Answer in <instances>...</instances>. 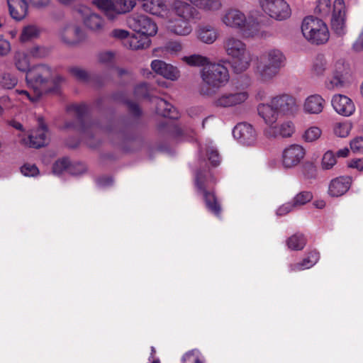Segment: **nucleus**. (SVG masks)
Segmentation results:
<instances>
[{
	"mask_svg": "<svg viewBox=\"0 0 363 363\" xmlns=\"http://www.w3.org/2000/svg\"><path fill=\"white\" fill-rule=\"evenodd\" d=\"M15 65L23 72H26V82L32 88L33 94L26 90L18 91L20 94L26 95L32 102H36L43 95L58 92V83L51 79V69L45 65H39L29 69V62L23 54L15 56Z\"/></svg>",
	"mask_w": 363,
	"mask_h": 363,
	"instance_id": "1",
	"label": "nucleus"
},
{
	"mask_svg": "<svg viewBox=\"0 0 363 363\" xmlns=\"http://www.w3.org/2000/svg\"><path fill=\"white\" fill-rule=\"evenodd\" d=\"M200 74L202 82L206 85L200 88V94L203 96L212 95L213 91L211 88H219L229 80L228 69L219 63H209L201 69Z\"/></svg>",
	"mask_w": 363,
	"mask_h": 363,
	"instance_id": "2",
	"label": "nucleus"
},
{
	"mask_svg": "<svg viewBox=\"0 0 363 363\" xmlns=\"http://www.w3.org/2000/svg\"><path fill=\"white\" fill-rule=\"evenodd\" d=\"M223 48L232 59V68L236 73L245 71L252 60L246 45L239 38L228 36L223 40Z\"/></svg>",
	"mask_w": 363,
	"mask_h": 363,
	"instance_id": "3",
	"label": "nucleus"
},
{
	"mask_svg": "<svg viewBox=\"0 0 363 363\" xmlns=\"http://www.w3.org/2000/svg\"><path fill=\"white\" fill-rule=\"evenodd\" d=\"M223 22L229 27L240 29L246 37L257 35L259 30V23L252 17L245 15L236 9L228 11L223 17Z\"/></svg>",
	"mask_w": 363,
	"mask_h": 363,
	"instance_id": "4",
	"label": "nucleus"
},
{
	"mask_svg": "<svg viewBox=\"0 0 363 363\" xmlns=\"http://www.w3.org/2000/svg\"><path fill=\"white\" fill-rule=\"evenodd\" d=\"M301 32L305 38L312 44H324L329 39V31L326 24L322 20L312 16L303 19Z\"/></svg>",
	"mask_w": 363,
	"mask_h": 363,
	"instance_id": "5",
	"label": "nucleus"
},
{
	"mask_svg": "<svg viewBox=\"0 0 363 363\" xmlns=\"http://www.w3.org/2000/svg\"><path fill=\"white\" fill-rule=\"evenodd\" d=\"M124 103L127 106L129 113L133 115L135 119H121L113 126H111L108 131L118 135L123 140H130L131 139L129 135L130 131L136 125L137 120L141 116L142 111L138 104L130 100H125Z\"/></svg>",
	"mask_w": 363,
	"mask_h": 363,
	"instance_id": "6",
	"label": "nucleus"
},
{
	"mask_svg": "<svg viewBox=\"0 0 363 363\" xmlns=\"http://www.w3.org/2000/svg\"><path fill=\"white\" fill-rule=\"evenodd\" d=\"M70 108L75 112L76 119L74 121L66 123L67 128H73L89 138H93V130L97 125L89 121L88 107L85 104L72 105Z\"/></svg>",
	"mask_w": 363,
	"mask_h": 363,
	"instance_id": "7",
	"label": "nucleus"
},
{
	"mask_svg": "<svg viewBox=\"0 0 363 363\" xmlns=\"http://www.w3.org/2000/svg\"><path fill=\"white\" fill-rule=\"evenodd\" d=\"M195 184L199 194L203 196L208 210L215 216H220L222 208L213 191H208L205 186V172L199 170L196 173Z\"/></svg>",
	"mask_w": 363,
	"mask_h": 363,
	"instance_id": "8",
	"label": "nucleus"
},
{
	"mask_svg": "<svg viewBox=\"0 0 363 363\" xmlns=\"http://www.w3.org/2000/svg\"><path fill=\"white\" fill-rule=\"evenodd\" d=\"M97 6L105 12L110 20H113L117 15L130 12L136 5L135 0H97Z\"/></svg>",
	"mask_w": 363,
	"mask_h": 363,
	"instance_id": "9",
	"label": "nucleus"
},
{
	"mask_svg": "<svg viewBox=\"0 0 363 363\" xmlns=\"http://www.w3.org/2000/svg\"><path fill=\"white\" fill-rule=\"evenodd\" d=\"M350 67L340 60L335 64L332 77L326 80L325 86L328 89H339L347 86L350 84Z\"/></svg>",
	"mask_w": 363,
	"mask_h": 363,
	"instance_id": "10",
	"label": "nucleus"
},
{
	"mask_svg": "<svg viewBox=\"0 0 363 363\" xmlns=\"http://www.w3.org/2000/svg\"><path fill=\"white\" fill-rule=\"evenodd\" d=\"M130 28L138 34L150 36L155 35L157 32L156 23L145 15H133L127 20Z\"/></svg>",
	"mask_w": 363,
	"mask_h": 363,
	"instance_id": "11",
	"label": "nucleus"
},
{
	"mask_svg": "<svg viewBox=\"0 0 363 363\" xmlns=\"http://www.w3.org/2000/svg\"><path fill=\"white\" fill-rule=\"evenodd\" d=\"M262 10L270 17L278 21L288 18L291 9L284 0H259Z\"/></svg>",
	"mask_w": 363,
	"mask_h": 363,
	"instance_id": "12",
	"label": "nucleus"
},
{
	"mask_svg": "<svg viewBox=\"0 0 363 363\" xmlns=\"http://www.w3.org/2000/svg\"><path fill=\"white\" fill-rule=\"evenodd\" d=\"M77 11L81 14L84 26L89 30L100 33H102L105 27V21L98 13L92 12L88 7L81 6L77 9Z\"/></svg>",
	"mask_w": 363,
	"mask_h": 363,
	"instance_id": "13",
	"label": "nucleus"
},
{
	"mask_svg": "<svg viewBox=\"0 0 363 363\" xmlns=\"http://www.w3.org/2000/svg\"><path fill=\"white\" fill-rule=\"evenodd\" d=\"M331 29L337 35L345 33V6L343 0H335L331 18Z\"/></svg>",
	"mask_w": 363,
	"mask_h": 363,
	"instance_id": "14",
	"label": "nucleus"
},
{
	"mask_svg": "<svg viewBox=\"0 0 363 363\" xmlns=\"http://www.w3.org/2000/svg\"><path fill=\"white\" fill-rule=\"evenodd\" d=\"M61 40L67 45H75L85 38V32L80 26L69 23L65 24L60 31Z\"/></svg>",
	"mask_w": 363,
	"mask_h": 363,
	"instance_id": "15",
	"label": "nucleus"
},
{
	"mask_svg": "<svg viewBox=\"0 0 363 363\" xmlns=\"http://www.w3.org/2000/svg\"><path fill=\"white\" fill-rule=\"evenodd\" d=\"M233 137L241 144L247 146L255 145L257 133L252 125L247 123H240L233 130Z\"/></svg>",
	"mask_w": 363,
	"mask_h": 363,
	"instance_id": "16",
	"label": "nucleus"
},
{
	"mask_svg": "<svg viewBox=\"0 0 363 363\" xmlns=\"http://www.w3.org/2000/svg\"><path fill=\"white\" fill-rule=\"evenodd\" d=\"M249 97L246 91L223 93L217 97L213 104L216 107L230 108L243 104Z\"/></svg>",
	"mask_w": 363,
	"mask_h": 363,
	"instance_id": "17",
	"label": "nucleus"
},
{
	"mask_svg": "<svg viewBox=\"0 0 363 363\" xmlns=\"http://www.w3.org/2000/svg\"><path fill=\"white\" fill-rule=\"evenodd\" d=\"M272 104H273V107L277 109L279 114L290 116L294 115L298 111V105L295 98L286 94L273 97Z\"/></svg>",
	"mask_w": 363,
	"mask_h": 363,
	"instance_id": "18",
	"label": "nucleus"
},
{
	"mask_svg": "<svg viewBox=\"0 0 363 363\" xmlns=\"http://www.w3.org/2000/svg\"><path fill=\"white\" fill-rule=\"evenodd\" d=\"M305 150L299 145H291L285 148L282 153V164L285 168H291L300 163L304 157Z\"/></svg>",
	"mask_w": 363,
	"mask_h": 363,
	"instance_id": "19",
	"label": "nucleus"
},
{
	"mask_svg": "<svg viewBox=\"0 0 363 363\" xmlns=\"http://www.w3.org/2000/svg\"><path fill=\"white\" fill-rule=\"evenodd\" d=\"M157 130L162 136H169L174 138H182L191 136V129L182 128L174 123L168 121L160 122L157 125Z\"/></svg>",
	"mask_w": 363,
	"mask_h": 363,
	"instance_id": "20",
	"label": "nucleus"
},
{
	"mask_svg": "<svg viewBox=\"0 0 363 363\" xmlns=\"http://www.w3.org/2000/svg\"><path fill=\"white\" fill-rule=\"evenodd\" d=\"M331 104L335 111L343 116H350L355 111L353 101L342 94L335 95L332 99Z\"/></svg>",
	"mask_w": 363,
	"mask_h": 363,
	"instance_id": "21",
	"label": "nucleus"
},
{
	"mask_svg": "<svg viewBox=\"0 0 363 363\" xmlns=\"http://www.w3.org/2000/svg\"><path fill=\"white\" fill-rule=\"evenodd\" d=\"M151 67L157 74L172 81L177 80L180 76V72L176 67L167 64L162 60H153L151 62Z\"/></svg>",
	"mask_w": 363,
	"mask_h": 363,
	"instance_id": "22",
	"label": "nucleus"
},
{
	"mask_svg": "<svg viewBox=\"0 0 363 363\" xmlns=\"http://www.w3.org/2000/svg\"><path fill=\"white\" fill-rule=\"evenodd\" d=\"M352 179L350 176L339 177L331 180L328 194L333 197L344 195L350 189Z\"/></svg>",
	"mask_w": 363,
	"mask_h": 363,
	"instance_id": "23",
	"label": "nucleus"
},
{
	"mask_svg": "<svg viewBox=\"0 0 363 363\" xmlns=\"http://www.w3.org/2000/svg\"><path fill=\"white\" fill-rule=\"evenodd\" d=\"M39 127L29 135L30 146L34 148H40L48 144L46 133L48 127L43 119H39Z\"/></svg>",
	"mask_w": 363,
	"mask_h": 363,
	"instance_id": "24",
	"label": "nucleus"
},
{
	"mask_svg": "<svg viewBox=\"0 0 363 363\" xmlns=\"http://www.w3.org/2000/svg\"><path fill=\"white\" fill-rule=\"evenodd\" d=\"M11 16L16 20L23 19L28 11V4L26 0H7Z\"/></svg>",
	"mask_w": 363,
	"mask_h": 363,
	"instance_id": "25",
	"label": "nucleus"
},
{
	"mask_svg": "<svg viewBox=\"0 0 363 363\" xmlns=\"http://www.w3.org/2000/svg\"><path fill=\"white\" fill-rule=\"evenodd\" d=\"M272 102L269 104H260L257 106V111L259 116H261L264 122L269 125H273L278 118L279 113L277 109L273 107Z\"/></svg>",
	"mask_w": 363,
	"mask_h": 363,
	"instance_id": "26",
	"label": "nucleus"
},
{
	"mask_svg": "<svg viewBox=\"0 0 363 363\" xmlns=\"http://www.w3.org/2000/svg\"><path fill=\"white\" fill-rule=\"evenodd\" d=\"M279 69L270 65L262 57H260L257 66V74L262 81H268L272 79L277 73Z\"/></svg>",
	"mask_w": 363,
	"mask_h": 363,
	"instance_id": "27",
	"label": "nucleus"
},
{
	"mask_svg": "<svg viewBox=\"0 0 363 363\" xmlns=\"http://www.w3.org/2000/svg\"><path fill=\"white\" fill-rule=\"evenodd\" d=\"M151 40L150 38L141 34H133L130 36L125 43V46L131 50H144L150 47Z\"/></svg>",
	"mask_w": 363,
	"mask_h": 363,
	"instance_id": "28",
	"label": "nucleus"
},
{
	"mask_svg": "<svg viewBox=\"0 0 363 363\" xmlns=\"http://www.w3.org/2000/svg\"><path fill=\"white\" fill-rule=\"evenodd\" d=\"M324 101L320 95H311L306 99L304 110L306 113L311 114L320 113L323 109Z\"/></svg>",
	"mask_w": 363,
	"mask_h": 363,
	"instance_id": "29",
	"label": "nucleus"
},
{
	"mask_svg": "<svg viewBox=\"0 0 363 363\" xmlns=\"http://www.w3.org/2000/svg\"><path fill=\"white\" fill-rule=\"evenodd\" d=\"M168 30L178 35H187L191 32V28L187 20L182 18L170 21L167 25Z\"/></svg>",
	"mask_w": 363,
	"mask_h": 363,
	"instance_id": "30",
	"label": "nucleus"
},
{
	"mask_svg": "<svg viewBox=\"0 0 363 363\" xmlns=\"http://www.w3.org/2000/svg\"><path fill=\"white\" fill-rule=\"evenodd\" d=\"M156 110L158 114L165 118H177V112L176 108L164 99H157Z\"/></svg>",
	"mask_w": 363,
	"mask_h": 363,
	"instance_id": "31",
	"label": "nucleus"
},
{
	"mask_svg": "<svg viewBox=\"0 0 363 363\" xmlns=\"http://www.w3.org/2000/svg\"><path fill=\"white\" fill-rule=\"evenodd\" d=\"M197 35L201 42L206 44L213 43L218 38L216 30L210 25L200 27Z\"/></svg>",
	"mask_w": 363,
	"mask_h": 363,
	"instance_id": "32",
	"label": "nucleus"
},
{
	"mask_svg": "<svg viewBox=\"0 0 363 363\" xmlns=\"http://www.w3.org/2000/svg\"><path fill=\"white\" fill-rule=\"evenodd\" d=\"M173 9L177 15L184 20L191 18L195 11L190 4L182 1H175L173 4Z\"/></svg>",
	"mask_w": 363,
	"mask_h": 363,
	"instance_id": "33",
	"label": "nucleus"
},
{
	"mask_svg": "<svg viewBox=\"0 0 363 363\" xmlns=\"http://www.w3.org/2000/svg\"><path fill=\"white\" fill-rule=\"evenodd\" d=\"M319 259V253L315 251H311L308 256L303 259L301 262L296 263L291 265V270H301L303 268L308 269L313 266Z\"/></svg>",
	"mask_w": 363,
	"mask_h": 363,
	"instance_id": "34",
	"label": "nucleus"
},
{
	"mask_svg": "<svg viewBox=\"0 0 363 363\" xmlns=\"http://www.w3.org/2000/svg\"><path fill=\"white\" fill-rule=\"evenodd\" d=\"M262 59L267 60L269 64L276 67L279 69L284 65L285 57L280 50H270L267 55L261 56Z\"/></svg>",
	"mask_w": 363,
	"mask_h": 363,
	"instance_id": "35",
	"label": "nucleus"
},
{
	"mask_svg": "<svg viewBox=\"0 0 363 363\" xmlns=\"http://www.w3.org/2000/svg\"><path fill=\"white\" fill-rule=\"evenodd\" d=\"M196 6L206 11H216L220 9V0H189Z\"/></svg>",
	"mask_w": 363,
	"mask_h": 363,
	"instance_id": "36",
	"label": "nucleus"
},
{
	"mask_svg": "<svg viewBox=\"0 0 363 363\" xmlns=\"http://www.w3.org/2000/svg\"><path fill=\"white\" fill-rule=\"evenodd\" d=\"M289 248L293 250H301L306 244V240L302 234H294L286 240Z\"/></svg>",
	"mask_w": 363,
	"mask_h": 363,
	"instance_id": "37",
	"label": "nucleus"
},
{
	"mask_svg": "<svg viewBox=\"0 0 363 363\" xmlns=\"http://www.w3.org/2000/svg\"><path fill=\"white\" fill-rule=\"evenodd\" d=\"M183 60L189 65L203 67L209 65V59L201 55H191L183 57Z\"/></svg>",
	"mask_w": 363,
	"mask_h": 363,
	"instance_id": "38",
	"label": "nucleus"
},
{
	"mask_svg": "<svg viewBox=\"0 0 363 363\" xmlns=\"http://www.w3.org/2000/svg\"><path fill=\"white\" fill-rule=\"evenodd\" d=\"M18 84L17 77L11 73H3L0 75V86L4 89H11Z\"/></svg>",
	"mask_w": 363,
	"mask_h": 363,
	"instance_id": "39",
	"label": "nucleus"
},
{
	"mask_svg": "<svg viewBox=\"0 0 363 363\" xmlns=\"http://www.w3.org/2000/svg\"><path fill=\"white\" fill-rule=\"evenodd\" d=\"M39 35V30L35 26L30 25L23 28L20 36L21 42H27L36 38Z\"/></svg>",
	"mask_w": 363,
	"mask_h": 363,
	"instance_id": "40",
	"label": "nucleus"
},
{
	"mask_svg": "<svg viewBox=\"0 0 363 363\" xmlns=\"http://www.w3.org/2000/svg\"><path fill=\"white\" fill-rule=\"evenodd\" d=\"M313 199V194L309 191H303L297 194L293 199L294 205L296 207L301 206L310 202Z\"/></svg>",
	"mask_w": 363,
	"mask_h": 363,
	"instance_id": "41",
	"label": "nucleus"
},
{
	"mask_svg": "<svg viewBox=\"0 0 363 363\" xmlns=\"http://www.w3.org/2000/svg\"><path fill=\"white\" fill-rule=\"evenodd\" d=\"M322 134V130L316 126L308 128L303 135V140L307 143H312L317 140Z\"/></svg>",
	"mask_w": 363,
	"mask_h": 363,
	"instance_id": "42",
	"label": "nucleus"
},
{
	"mask_svg": "<svg viewBox=\"0 0 363 363\" xmlns=\"http://www.w3.org/2000/svg\"><path fill=\"white\" fill-rule=\"evenodd\" d=\"M336 156L331 150H328L323 156L321 167L323 169H330L336 164Z\"/></svg>",
	"mask_w": 363,
	"mask_h": 363,
	"instance_id": "43",
	"label": "nucleus"
},
{
	"mask_svg": "<svg viewBox=\"0 0 363 363\" xmlns=\"http://www.w3.org/2000/svg\"><path fill=\"white\" fill-rule=\"evenodd\" d=\"M69 73L78 81L86 82L90 79L89 74L84 69L79 67H72L69 69Z\"/></svg>",
	"mask_w": 363,
	"mask_h": 363,
	"instance_id": "44",
	"label": "nucleus"
},
{
	"mask_svg": "<svg viewBox=\"0 0 363 363\" xmlns=\"http://www.w3.org/2000/svg\"><path fill=\"white\" fill-rule=\"evenodd\" d=\"M326 69V60L323 55H318L313 65V72L316 75H322Z\"/></svg>",
	"mask_w": 363,
	"mask_h": 363,
	"instance_id": "45",
	"label": "nucleus"
},
{
	"mask_svg": "<svg viewBox=\"0 0 363 363\" xmlns=\"http://www.w3.org/2000/svg\"><path fill=\"white\" fill-rule=\"evenodd\" d=\"M69 161L67 158L57 160L52 166V172L55 174H60L64 170L69 171Z\"/></svg>",
	"mask_w": 363,
	"mask_h": 363,
	"instance_id": "46",
	"label": "nucleus"
},
{
	"mask_svg": "<svg viewBox=\"0 0 363 363\" xmlns=\"http://www.w3.org/2000/svg\"><path fill=\"white\" fill-rule=\"evenodd\" d=\"M303 174L306 179H315L316 177V167L312 162H306L303 166Z\"/></svg>",
	"mask_w": 363,
	"mask_h": 363,
	"instance_id": "47",
	"label": "nucleus"
},
{
	"mask_svg": "<svg viewBox=\"0 0 363 363\" xmlns=\"http://www.w3.org/2000/svg\"><path fill=\"white\" fill-rule=\"evenodd\" d=\"M21 173L26 177H35L39 174V170L36 165L25 164L21 167Z\"/></svg>",
	"mask_w": 363,
	"mask_h": 363,
	"instance_id": "48",
	"label": "nucleus"
},
{
	"mask_svg": "<svg viewBox=\"0 0 363 363\" xmlns=\"http://www.w3.org/2000/svg\"><path fill=\"white\" fill-rule=\"evenodd\" d=\"M206 153L211 163L215 167L218 166L220 163V155L218 150L213 147H208Z\"/></svg>",
	"mask_w": 363,
	"mask_h": 363,
	"instance_id": "49",
	"label": "nucleus"
},
{
	"mask_svg": "<svg viewBox=\"0 0 363 363\" xmlns=\"http://www.w3.org/2000/svg\"><path fill=\"white\" fill-rule=\"evenodd\" d=\"M294 131V127L291 122H286L279 128V134L283 138L290 137Z\"/></svg>",
	"mask_w": 363,
	"mask_h": 363,
	"instance_id": "50",
	"label": "nucleus"
},
{
	"mask_svg": "<svg viewBox=\"0 0 363 363\" xmlns=\"http://www.w3.org/2000/svg\"><path fill=\"white\" fill-rule=\"evenodd\" d=\"M330 0H318L315 11L323 13V15L328 14L330 11Z\"/></svg>",
	"mask_w": 363,
	"mask_h": 363,
	"instance_id": "51",
	"label": "nucleus"
},
{
	"mask_svg": "<svg viewBox=\"0 0 363 363\" xmlns=\"http://www.w3.org/2000/svg\"><path fill=\"white\" fill-rule=\"evenodd\" d=\"M86 171V165L83 163H75L69 165V172L72 175H79Z\"/></svg>",
	"mask_w": 363,
	"mask_h": 363,
	"instance_id": "52",
	"label": "nucleus"
},
{
	"mask_svg": "<svg viewBox=\"0 0 363 363\" xmlns=\"http://www.w3.org/2000/svg\"><path fill=\"white\" fill-rule=\"evenodd\" d=\"M134 94L138 98H146L148 96L147 84L145 83L137 85L134 89Z\"/></svg>",
	"mask_w": 363,
	"mask_h": 363,
	"instance_id": "53",
	"label": "nucleus"
},
{
	"mask_svg": "<svg viewBox=\"0 0 363 363\" xmlns=\"http://www.w3.org/2000/svg\"><path fill=\"white\" fill-rule=\"evenodd\" d=\"M294 208V202H288L281 206L277 211V215L279 216H285L289 212L292 211Z\"/></svg>",
	"mask_w": 363,
	"mask_h": 363,
	"instance_id": "54",
	"label": "nucleus"
},
{
	"mask_svg": "<svg viewBox=\"0 0 363 363\" xmlns=\"http://www.w3.org/2000/svg\"><path fill=\"white\" fill-rule=\"evenodd\" d=\"M190 359H193V362L191 363H203L199 357V351L197 350H192L188 352H186L184 357L183 360H190Z\"/></svg>",
	"mask_w": 363,
	"mask_h": 363,
	"instance_id": "55",
	"label": "nucleus"
},
{
	"mask_svg": "<svg viewBox=\"0 0 363 363\" xmlns=\"http://www.w3.org/2000/svg\"><path fill=\"white\" fill-rule=\"evenodd\" d=\"M48 53V50L43 48L40 46H35L30 49V54L37 58H42L45 57Z\"/></svg>",
	"mask_w": 363,
	"mask_h": 363,
	"instance_id": "56",
	"label": "nucleus"
},
{
	"mask_svg": "<svg viewBox=\"0 0 363 363\" xmlns=\"http://www.w3.org/2000/svg\"><path fill=\"white\" fill-rule=\"evenodd\" d=\"M350 148L354 152L363 151V137H357L350 142Z\"/></svg>",
	"mask_w": 363,
	"mask_h": 363,
	"instance_id": "57",
	"label": "nucleus"
},
{
	"mask_svg": "<svg viewBox=\"0 0 363 363\" xmlns=\"http://www.w3.org/2000/svg\"><path fill=\"white\" fill-rule=\"evenodd\" d=\"M111 35L116 38L122 39L125 45L126 40L130 37L127 30L122 29H114L111 32Z\"/></svg>",
	"mask_w": 363,
	"mask_h": 363,
	"instance_id": "58",
	"label": "nucleus"
},
{
	"mask_svg": "<svg viewBox=\"0 0 363 363\" xmlns=\"http://www.w3.org/2000/svg\"><path fill=\"white\" fill-rule=\"evenodd\" d=\"M350 130V126L346 124H340L335 129V133L336 135L344 138L348 135Z\"/></svg>",
	"mask_w": 363,
	"mask_h": 363,
	"instance_id": "59",
	"label": "nucleus"
},
{
	"mask_svg": "<svg viewBox=\"0 0 363 363\" xmlns=\"http://www.w3.org/2000/svg\"><path fill=\"white\" fill-rule=\"evenodd\" d=\"M10 43L6 40L0 38V55H6L10 52Z\"/></svg>",
	"mask_w": 363,
	"mask_h": 363,
	"instance_id": "60",
	"label": "nucleus"
},
{
	"mask_svg": "<svg viewBox=\"0 0 363 363\" xmlns=\"http://www.w3.org/2000/svg\"><path fill=\"white\" fill-rule=\"evenodd\" d=\"M350 168H356L360 171L363 170V159L352 160L348 164Z\"/></svg>",
	"mask_w": 363,
	"mask_h": 363,
	"instance_id": "61",
	"label": "nucleus"
},
{
	"mask_svg": "<svg viewBox=\"0 0 363 363\" xmlns=\"http://www.w3.org/2000/svg\"><path fill=\"white\" fill-rule=\"evenodd\" d=\"M30 1L32 6L38 9L45 7L50 3V0H30Z\"/></svg>",
	"mask_w": 363,
	"mask_h": 363,
	"instance_id": "62",
	"label": "nucleus"
},
{
	"mask_svg": "<svg viewBox=\"0 0 363 363\" xmlns=\"http://www.w3.org/2000/svg\"><path fill=\"white\" fill-rule=\"evenodd\" d=\"M97 182L100 186H106L111 185L113 183V179L110 177H102L97 179Z\"/></svg>",
	"mask_w": 363,
	"mask_h": 363,
	"instance_id": "63",
	"label": "nucleus"
},
{
	"mask_svg": "<svg viewBox=\"0 0 363 363\" xmlns=\"http://www.w3.org/2000/svg\"><path fill=\"white\" fill-rule=\"evenodd\" d=\"M203 108L201 106L192 107L189 110V115L191 117H194L202 113Z\"/></svg>",
	"mask_w": 363,
	"mask_h": 363,
	"instance_id": "64",
	"label": "nucleus"
}]
</instances>
